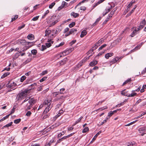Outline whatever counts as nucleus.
<instances>
[{"label": "nucleus", "instance_id": "obj_3", "mask_svg": "<svg viewBox=\"0 0 146 146\" xmlns=\"http://www.w3.org/2000/svg\"><path fill=\"white\" fill-rule=\"evenodd\" d=\"M52 101L50 100H45L43 102L44 105L47 106L44 111V113H47L52 108V106L51 105Z\"/></svg>", "mask_w": 146, "mask_h": 146}, {"label": "nucleus", "instance_id": "obj_14", "mask_svg": "<svg viewBox=\"0 0 146 146\" xmlns=\"http://www.w3.org/2000/svg\"><path fill=\"white\" fill-rule=\"evenodd\" d=\"M118 110H116L113 111H111L109 113H108V116L109 117H111L113 114L116 113Z\"/></svg>", "mask_w": 146, "mask_h": 146}, {"label": "nucleus", "instance_id": "obj_31", "mask_svg": "<svg viewBox=\"0 0 146 146\" xmlns=\"http://www.w3.org/2000/svg\"><path fill=\"white\" fill-rule=\"evenodd\" d=\"M21 121V119H18L14 120V122L15 124H18Z\"/></svg>", "mask_w": 146, "mask_h": 146}, {"label": "nucleus", "instance_id": "obj_21", "mask_svg": "<svg viewBox=\"0 0 146 146\" xmlns=\"http://www.w3.org/2000/svg\"><path fill=\"white\" fill-rule=\"evenodd\" d=\"M51 30H49L48 29H47L45 31V36H48L51 33Z\"/></svg>", "mask_w": 146, "mask_h": 146}, {"label": "nucleus", "instance_id": "obj_48", "mask_svg": "<svg viewBox=\"0 0 146 146\" xmlns=\"http://www.w3.org/2000/svg\"><path fill=\"white\" fill-rule=\"evenodd\" d=\"M12 123H13V122H11L8 123V124H7L6 125H5L4 127H8L11 126L12 125Z\"/></svg>", "mask_w": 146, "mask_h": 146}, {"label": "nucleus", "instance_id": "obj_34", "mask_svg": "<svg viewBox=\"0 0 146 146\" xmlns=\"http://www.w3.org/2000/svg\"><path fill=\"white\" fill-rule=\"evenodd\" d=\"M46 48V46L44 45H42L40 48V50L41 51H43Z\"/></svg>", "mask_w": 146, "mask_h": 146}, {"label": "nucleus", "instance_id": "obj_44", "mask_svg": "<svg viewBox=\"0 0 146 146\" xmlns=\"http://www.w3.org/2000/svg\"><path fill=\"white\" fill-rule=\"evenodd\" d=\"M143 28V25H140L137 28V31H138L140 29H142Z\"/></svg>", "mask_w": 146, "mask_h": 146}, {"label": "nucleus", "instance_id": "obj_18", "mask_svg": "<svg viewBox=\"0 0 146 146\" xmlns=\"http://www.w3.org/2000/svg\"><path fill=\"white\" fill-rule=\"evenodd\" d=\"M21 52V51L20 52L18 51L16 54L14 55L13 57V58L14 59L18 58L20 55V53Z\"/></svg>", "mask_w": 146, "mask_h": 146}, {"label": "nucleus", "instance_id": "obj_47", "mask_svg": "<svg viewBox=\"0 0 146 146\" xmlns=\"http://www.w3.org/2000/svg\"><path fill=\"white\" fill-rule=\"evenodd\" d=\"M115 11V10H114L113 11H112L110 13V14L109 15V16L110 17H112V16L114 14V12Z\"/></svg>", "mask_w": 146, "mask_h": 146}, {"label": "nucleus", "instance_id": "obj_43", "mask_svg": "<svg viewBox=\"0 0 146 146\" xmlns=\"http://www.w3.org/2000/svg\"><path fill=\"white\" fill-rule=\"evenodd\" d=\"M117 62V60L115 58H113V59L110 61V63H112V64L114 63Z\"/></svg>", "mask_w": 146, "mask_h": 146}, {"label": "nucleus", "instance_id": "obj_15", "mask_svg": "<svg viewBox=\"0 0 146 146\" xmlns=\"http://www.w3.org/2000/svg\"><path fill=\"white\" fill-rule=\"evenodd\" d=\"M121 39L120 38H117L115 40L113 41V43L114 44V45L113 46H114L118 44L121 40Z\"/></svg>", "mask_w": 146, "mask_h": 146}, {"label": "nucleus", "instance_id": "obj_7", "mask_svg": "<svg viewBox=\"0 0 146 146\" xmlns=\"http://www.w3.org/2000/svg\"><path fill=\"white\" fill-rule=\"evenodd\" d=\"M27 42L24 39H20L18 40V43L19 44H21L23 45H25Z\"/></svg>", "mask_w": 146, "mask_h": 146}, {"label": "nucleus", "instance_id": "obj_35", "mask_svg": "<svg viewBox=\"0 0 146 146\" xmlns=\"http://www.w3.org/2000/svg\"><path fill=\"white\" fill-rule=\"evenodd\" d=\"M146 24V22L145 20H143L142 22H141L140 23V25H143V27H144L145 25Z\"/></svg>", "mask_w": 146, "mask_h": 146}, {"label": "nucleus", "instance_id": "obj_29", "mask_svg": "<svg viewBox=\"0 0 146 146\" xmlns=\"http://www.w3.org/2000/svg\"><path fill=\"white\" fill-rule=\"evenodd\" d=\"M83 118V117H80L77 120H76V121L75 122V124L73 125L74 126L79 122H80V121L81 120L82 118Z\"/></svg>", "mask_w": 146, "mask_h": 146}, {"label": "nucleus", "instance_id": "obj_57", "mask_svg": "<svg viewBox=\"0 0 146 146\" xmlns=\"http://www.w3.org/2000/svg\"><path fill=\"white\" fill-rule=\"evenodd\" d=\"M18 18V15H16L15 16V17L12 18V20L11 21L13 22V21L15 20L16 19H17Z\"/></svg>", "mask_w": 146, "mask_h": 146}, {"label": "nucleus", "instance_id": "obj_59", "mask_svg": "<svg viewBox=\"0 0 146 146\" xmlns=\"http://www.w3.org/2000/svg\"><path fill=\"white\" fill-rule=\"evenodd\" d=\"M15 108H16L15 106H13V108L12 109L11 111V113L10 114V115L11 114L13 113L14 112Z\"/></svg>", "mask_w": 146, "mask_h": 146}, {"label": "nucleus", "instance_id": "obj_10", "mask_svg": "<svg viewBox=\"0 0 146 146\" xmlns=\"http://www.w3.org/2000/svg\"><path fill=\"white\" fill-rule=\"evenodd\" d=\"M74 50V48H72L68 50H66L64 51V52L66 55H68L72 51Z\"/></svg>", "mask_w": 146, "mask_h": 146}, {"label": "nucleus", "instance_id": "obj_41", "mask_svg": "<svg viewBox=\"0 0 146 146\" xmlns=\"http://www.w3.org/2000/svg\"><path fill=\"white\" fill-rule=\"evenodd\" d=\"M55 3L54 2H53L51 4H50L49 6V8L50 9H52L53 7L55 5Z\"/></svg>", "mask_w": 146, "mask_h": 146}, {"label": "nucleus", "instance_id": "obj_46", "mask_svg": "<svg viewBox=\"0 0 146 146\" xmlns=\"http://www.w3.org/2000/svg\"><path fill=\"white\" fill-rule=\"evenodd\" d=\"M131 79H127V80H126L123 84V85H124L126 84H127L128 83V82H130L131 81Z\"/></svg>", "mask_w": 146, "mask_h": 146}, {"label": "nucleus", "instance_id": "obj_56", "mask_svg": "<svg viewBox=\"0 0 146 146\" xmlns=\"http://www.w3.org/2000/svg\"><path fill=\"white\" fill-rule=\"evenodd\" d=\"M108 108V107L106 106H105L102 108H101L99 109V110H100L101 111H102L105 109H106Z\"/></svg>", "mask_w": 146, "mask_h": 146}, {"label": "nucleus", "instance_id": "obj_62", "mask_svg": "<svg viewBox=\"0 0 146 146\" xmlns=\"http://www.w3.org/2000/svg\"><path fill=\"white\" fill-rule=\"evenodd\" d=\"M67 4V3L65 1H63L62 3V5L63 7L66 6Z\"/></svg>", "mask_w": 146, "mask_h": 146}, {"label": "nucleus", "instance_id": "obj_25", "mask_svg": "<svg viewBox=\"0 0 146 146\" xmlns=\"http://www.w3.org/2000/svg\"><path fill=\"white\" fill-rule=\"evenodd\" d=\"M141 46L140 45H137L134 49H133V50H132L130 51V53L134 52V50L136 49H139Z\"/></svg>", "mask_w": 146, "mask_h": 146}, {"label": "nucleus", "instance_id": "obj_16", "mask_svg": "<svg viewBox=\"0 0 146 146\" xmlns=\"http://www.w3.org/2000/svg\"><path fill=\"white\" fill-rule=\"evenodd\" d=\"M27 38L28 39L32 40L34 39V36L33 34H30L27 36Z\"/></svg>", "mask_w": 146, "mask_h": 146}, {"label": "nucleus", "instance_id": "obj_64", "mask_svg": "<svg viewBox=\"0 0 146 146\" xmlns=\"http://www.w3.org/2000/svg\"><path fill=\"white\" fill-rule=\"evenodd\" d=\"M80 9L81 10L85 11L86 9V8L85 7L82 6L80 7Z\"/></svg>", "mask_w": 146, "mask_h": 146}, {"label": "nucleus", "instance_id": "obj_8", "mask_svg": "<svg viewBox=\"0 0 146 146\" xmlns=\"http://www.w3.org/2000/svg\"><path fill=\"white\" fill-rule=\"evenodd\" d=\"M112 8V7L111 6L107 7L106 9L105 12L104 13H103V16H104L108 12L111 11Z\"/></svg>", "mask_w": 146, "mask_h": 146}, {"label": "nucleus", "instance_id": "obj_1", "mask_svg": "<svg viewBox=\"0 0 146 146\" xmlns=\"http://www.w3.org/2000/svg\"><path fill=\"white\" fill-rule=\"evenodd\" d=\"M36 101L33 98H31L27 103H25L24 105V106L25 108V110H30L33 105L36 103Z\"/></svg>", "mask_w": 146, "mask_h": 146}, {"label": "nucleus", "instance_id": "obj_26", "mask_svg": "<svg viewBox=\"0 0 146 146\" xmlns=\"http://www.w3.org/2000/svg\"><path fill=\"white\" fill-rule=\"evenodd\" d=\"M137 93L135 92H132L131 94L128 95L127 96V97H133L135 96L136 95Z\"/></svg>", "mask_w": 146, "mask_h": 146}, {"label": "nucleus", "instance_id": "obj_6", "mask_svg": "<svg viewBox=\"0 0 146 146\" xmlns=\"http://www.w3.org/2000/svg\"><path fill=\"white\" fill-rule=\"evenodd\" d=\"M48 43H46V47L48 48L50 47L51 46V44H53V41H52V39H48L47 41Z\"/></svg>", "mask_w": 146, "mask_h": 146}, {"label": "nucleus", "instance_id": "obj_61", "mask_svg": "<svg viewBox=\"0 0 146 146\" xmlns=\"http://www.w3.org/2000/svg\"><path fill=\"white\" fill-rule=\"evenodd\" d=\"M102 131H100L98 132L94 136V137H97V136L102 133Z\"/></svg>", "mask_w": 146, "mask_h": 146}, {"label": "nucleus", "instance_id": "obj_17", "mask_svg": "<svg viewBox=\"0 0 146 146\" xmlns=\"http://www.w3.org/2000/svg\"><path fill=\"white\" fill-rule=\"evenodd\" d=\"M98 63V61L96 60H94L93 61L91 62L90 64V66H94L96 64Z\"/></svg>", "mask_w": 146, "mask_h": 146}, {"label": "nucleus", "instance_id": "obj_27", "mask_svg": "<svg viewBox=\"0 0 146 146\" xmlns=\"http://www.w3.org/2000/svg\"><path fill=\"white\" fill-rule=\"evenodd\" d=\"M9 74L10 73L9 72H6L4 73V74H3V75L1 76V78H3L9 75Z\"/></svg>", "mask_w": 146, "mask_h": 146}, {"label": "nucleus", "instance_id": "obj_11", "mask_svg": "<svg viewBox=\"0 0 146 146\" xmlns=\"http://www.w3.org/2000/svg\"><path fill=\"white\" fill-rule=\"evenodd\" d=\"M66 98V96H62L57 98V100L60 101L61 103L63 102L64 101V99Z\"/></svg>", "mask_w": 146, "mask_h": 146}, {"label": "nucleus", "instance_id": "obj_60", "mask_svg": "<svg viewBox=\"0 0 146 146\" xmlns=\"http://www.w3.org/2000/svg\"><path fill=\"white\" fill-rule=\"evenodd\" d=\"M31 114V112L30 111H28L26 114V115L27 116H30Z\"/></svg>", "mask_w": 146, "mask_h": 146}, {"label": "nucleus", "instance_id": "obj_54", "mask_svg": "<svg viewBox=\"0 0 146 146\" xmlns=\"http://www.w3.org/2000/svg\"><path fill=\"white\" fill-rule=\"evenodd\" d=\"M49 12V11L48 10H47L46 11L45 13H44V14L43 15V16L42 17V18H44V17Z\"/></svg>", "mask_w": 146, "mask_h": 146}, {"label": "nucleus", "instance_id": "obj_33", "mask_svg": "<svg viewBox=\"0 0 146 146\" xmlns=\"http://www.w3.org/2000/svg\"><path fill=\"white\" fill-rule=\"evenodd\" d=\"M26 77L25 76H22L21 78L20 81L21 82H23L25 79Z\"/></svg>", "mask_w": 146, "mask_h": 146}, {"label": "nucleus", "instance_id": "obj_19", "mask_svg": "<svg viewBox=\"0 0 146 146\" xmlns=\"http://www.w3.org/2000/svg\"><path fill=\"white\" fill-rule=\"evenodd\" d=\"M87 33L86 31L85 30H84L81 32L80 36L82 38L86 35Z\"/></svg>", "mask_w": 146, "mask_h": 146}, {"label": "nucleus", "instance_id": "obj_23", "mask_svg": "<svg viewBox=\"0 0 146 146\" xmlns=\"http://www.w3.org/2000/svg\"><path fill=\"white\" fill-rule=\"evenodd\" d=\"M54 142V140L52 139L50 140L48 143H46L44 146H50L51 143Z\"/></svg>", "mask_w": 146, "mask_h": 146}, {"label": "nucleus", "instance_id": "obj_52", "mask_svg": "<svg viewBox=\"0 0 146 146\" xmlns=\"http://www.w3.org/2000/svg\"><path fill=\"white\" fill-rule=\"evenodd\" d=\"M137 121V120H135V121H133V122H131L130 123H128L125 125V126H129L130 125L133 124L135 122Z\"/></svg>", "mask_w": 146, "mask_h": 146}, {"label": "nucleus", "instance_id": "obj_9", "mask_svg": "<svg viewBox=\"0 0 146 146\" xmlns=\"http://www.w3.org/2000/svg\"><path fill=\"white\" fill-rule=\"evenodd\" d=\"M131 29H134V31H133L131 34V36L132 37H133L137 33L138 31L137 30V28L135 27H133Z\"/></svg>", "mask_w": 146, "mask_h": 146}, {"label": "nucleus", "instance_id": "obj_40", "mask_svg": "<svg viewBox=\"0 0 146 146\" xmlns=\"http://www.w3.org/2000/svg\"><path fill=\"white\" fill-rule=\"evenodd\" d=\"M39 17V16H38L35 17L33 18V19H32V20L34 21H36L38 19Z\"/></svg>", "mask_w": 146, "mask_h": 146}, {"label": "nucleus", "instance_id": "obj_20", "mask_svg": "<svg viewBox=\"0 0 146 146\" xmlns=\"http://www.w3.org/2000/svg\"><path fill=\"white\" fill-rule=\"evenodd\" d=\"M128 92V91H126L125 89H124L121 92V94L122 95L125 96H127L128 95L127 94V93Z\"/></svg>", "mask_w": 146, "mask_h": 146}, {"label": "nucleus", "instance_id": "obj_30", "mask_svg": "<svg viewBox=\"0 0 146 146\" xmlns=\"http://www.w3.org/2000/svg\"><path fill=\"white\" fill-rule=\"evenodd\" d=\"M58 32V31L57 30H53L52 31V36L54 37L55 36H54V35L57 34Z\"/></svg>", "mask_w": 146, "mask_h": 146}, {"label": "nucleus", "instance_id": "obj_36", "mask_svg": "<svg viewBox=\"0 0 146 146\" xmlns=\"http://www.w3.org/2000/svg\"><path fill=\"white\" fill-rule=\"evenodd\" d=\"M107 45L106 44H104L102 46H101L99 48V50H101L103 48L105 47Z\"/></svg>", "mask_w": 146, "mask_h": 146}, {"label": "nucleus", "instance_id": "obj_39", "mask_svg": "<svg viewBox=\"0 0 146 146\" xmlns=\"http://www.w3.org/2000/svg\"><path fill=\"white\" fill-rule=\"evenodd\" d=\"M135 143L134 142H129L127 146H133L135 145Z\"/></svg>", "mask_w": 146, "mask_h": 146}, {"label": "nucleus", "instance_id": "obj_24", "mask_svg": "<svg viewBox=\"0 0 146 146\" xmlns=\"http://www.w3.org/2000/svg\"><path fill=\"white\" fill-rule=\"evenodd\" d=\"M58 21H59L58 20V19L54 21V22H52L51 23H50V24L49 27H51L54 25L56 23H57Z\"/></svg>", "mask_w": 146, "mask_h": 146}, {"label": "nucleus", "instance_id": "obj_45", "mask_svg": "<svg viewBox=\"0 0 146 146\" xmlns=\"http://www.w3.org/2000/svg\"><path fill=\"white\" fill-rule=\"evenodd\" d=\"M29 99L27 98L25 99L22 102L21 105H23L25 103H27V102L28 100Z\"/></svg>", "mask_w": 146, "mask_h": 146}, {"label": "nucleus", "instance_id": "obj_42", "mask_svg": "<svg viewBox=\"0 0 146 146\" xmlns=\"http://www.w3.org/2000/svg\"><path fill=\"white\" fill-rule=\"evenodd\" d=\"M64 51H63L61 53H60V54L59 55V56L61 57L63 56H65L66 55V54L64 53Z\"/></svg>", "mask_w": 146, "mask_h": 146}, {"label": "nucleus", "instance_id": "obj_38", "mask_svg": "<svg viewBox=\"0 0 146 146\" xmlns=\"http://www.w3.org/2000/svg\"><path fill=\"white\" fill-rule=\"evenodd\" d=\"M75 24V22H72L69 25V26L70 28H72L74 26Z\"/></svg>", "mask_w": 146, "mask_h": 146}, {"label": "nucleus", "instance_id": "obj_22", "mask_svg": "<svg viewBox=\"0 0 146 146\" xmlns=\"http://www.w3.org/2000/svg\"><path fill=\"white\" fill-rule=\"evenodd\" d=\"M71 15L73 16L74 18H76L79 16V14L78 13H76L74 12H72L71 13Z\"/></svg>", "mask_w": 146, "mask_h": 146}, {"label": "nucleus", "instance_id": "obj_4", "mask_svg": "<svg viewBox=\"0 0 146 146\" xmlns=\"http://www.w3.org/2000/svg\"><path fill=\"white\" fill-rule=\"evenodd\" d=\"M17 84L13 81L11 80L9 81L7 85V87L13 90L16 88Z\"/></svg>", "mask_w": 146, "mask_h": 146}, {"label": "nucleus", "instance_id": "obj_53", "mask_svg": "<svg viewBox=\"0 0 146 146\" xmlns=\"http://www.w3.org/2000/svg\"><path fill=\"white\" fill-rule=\"evenodd\" d=\"M86 0H82L81 2H80L76 6V7H75V9L76 8V7L78 6H79L82 3H84L85 1H86Z\"/></svg>", "mask_w": 146, "mask_h": 146}, {"label": "nucleus", "instance_id": "obj_12", "mask_svg": "<svg viewBox=\"0 0 146 146\" xmlns=\"http://www.w3.org/2000/svg\"><path fill=\"white\" fill-rule=\"evenodd\" d=\"M35 42H27L25 46H27V47H29V48L31 47L33 45H34V44Z\"/></svg>", "mask_w": 146, "mask_h": 146}, {"label": "nucleus", "instance_id": "obj_51", "mask_svg": "<svg viewBox=\"0 0 146 146\" xmlns=\"http://www.w3.org/2000/svg\"><path fill=\"white\" fill-rule=\"evenodd\" d=\"M47 77H44L42 78L41 79H40V82H41L45 80L46 78H47Z\"/></svg>", "mask_w": 146, "mask_h": 146}, {"label": "nucleus", "instance_id": "obj_13", "mask_svg": "<svg viewBox=\"0 0 146 146\" xmlns=\"http://www.w3.org/2000/svg\"><path fill=\"white\" fill-rule=\"evenodd\" d=\"M113 55V53L112 52L107 53L105 56V58L106 59H108L111 56Z\"/></svg>", "mask_w": 146, "mask_h": 146}, {"label": "nucleus", "instance_id": "obj_49", "mask_svg": "<svg viewBox=\"0 0 146 146\" xmlns=\"http://www.w3.org/2000/svg\"><path fill=\"white\" fill-rule=\"evenodd\" d=\"M64 44V42H61L58 45H56V47H58L60 46H62Z\"/></svg>", "mask_w": 146, "mask_h": 146}, {"label": "nucleus", "instance_id": "obj_2", "mask_svg": "<svg viewBox=\"0 0 146 146\" xmlns=\"http://www.w3.org/2000/svg\"><path fill=\"white\" fill-rule=\"evenodd\" d=\"M30 90H25L19 93L17 97V100L20 101L24 99L30 92Z\"/></svg>", "mask_w": 146, "mask_h": 146}, {"label": "nucleus", "instance_id": "obj_50", "mask_svg": "<svg viewBox=\"0 0 146 146\" xmlns=\"http://www.w3.org/2000/svg\"><path fill=\"white\" fill-rule=\"evenodd\" d=\"M77 31V30L76 29L73 28L71 29V30L70 31V33L72 34L75 31Z\"/></svg>", "mask_w": 146, "mask_h": 146}, {"label": "nucleus", "instance_id": "obj_28", "mask_svg": "<svg viewBox=\"0 0 146 146\" xmlns=\"http://www.w3.org/2000/svg\"><path fill=\"white\" fill-rule=\"evenodd\" d=\"M10 115V114H9L8 115H6L5 117L3 118L2 119H1L0 120V122L3 121H4V120H5V119H6L7 118L9 117Z\"/></svg>", "mask_w": 146, "mask_h": 146}, {"label": "nucleus", "instance_id": "obj_63", "mask_svg": "<svg viewBox=\"0 0 146 146\" xmlns=\"http://www.w3.org/2000/svg\"><path fill=\"white\" fill-rule=\"evenodd\" d=\"M25 25L24 24H23V25H22L21 26L19 27H18V29L19 30H20L21 29L24 28L25 27Z\"/></svg>", "mask_w": 146, "mask_h": 146}, {"label": "nucleus", "instance_id": "obj_5", "mask_svg": "<svg viewBox=\"0 0 146 146\" xmlns=\"http://www.w3.org/2000/svg\"><path fill=\"white\" fill-rule=\"evenodd\" d=\"M138 131L140 134L143 136L145 133V132L146 131V126L142 127L138 129Z\"/></svg>", "mask_w": 146, "mask_h": 146}, {"label": "nucleus", "instance_id": "obj_37", "mask_svg": "<svg viewBox=\"0 0 146 146\" xmlns=\"http://www.w3.org/2000/svg\"><path fill=\"white\" fill-rule=\"evenodd\" d=\"M31 53L34 55H36L37 53V50L35 49L32 50L31 51Z\"/></svg>", "mask_w": 146, "mask_h": 146}, {"label": "nucleus", "instance_id": "obj_55", "mask_svg": "<svg viewBox=\"0 0 146 146\" xmlns=\"http://www.w3.org/2000/svg\"><path fill=\"white\" fill-rule=\"evenodd\" d=\"M65 90V89L64 88H61L60 89V93L61 94H64V93L63 92Z\"/></svg>", "mask_w": 146, "mask_h": 146}, {"label": "nucleus", "instance_id": "obj_32", "mask_svg": "<svg viewBox=\"0 0 146 146\" xmlns=\"http://www.w3.org/2000/svg\"><path fill=\"white\" fill-rule=\"evenodd\" d=\"M89 129L88 127H86L83 130L82 132L83 133L86 132L88 131Z\"/></svg>", "mask_w": 146, "mask_h": 146}, {"label": "nucleus", "instance_id": "obj_58", "mask_svg": "<svg viewBox=\"0 0 146 146\" xmlns=\"http://www.w3.org/2000/svg\"><path fill=\"white\" fill-rule=\"evenodd\" d=\"M48 71H47L46 70L44 71H43L41 73V75H44L45 74H46L47 73Z\"/></svg>", "mask_w": 146, "mask_h": 146}]
</instances>
